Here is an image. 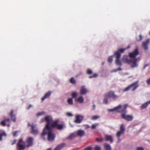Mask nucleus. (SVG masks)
Masks as SVG:
<instances>
[{"instance_id": "f257e3e1", "label": "nucleus", "mask_w": 150, "mask_h": 150, "mask_svg": "<svg viewBox=\"0 0 150 150\" xmlns=\"http://www.w3.org/2000/svg\"><path fill=\"white\" fill-rule=\"evenodd\" d=\"M59 120H58L53 121L51 124L52 127H49L47 126L46 128H44L41 135V139L44 140H45V136L47 134L48 140L50 142L53 141L56 137V135L53 132V128L56 127L57 129L61 130L64 127L62 125L59 124Z\"/></svg>"}, {"instance_id": "f03ea898", "label": "nucleus", "mask_w": 150, "mask_h": 150, "mask_svg": "<svg viewBox=\"0 0 150 150\" xmlns=\"http://www.w3.org/2000/svg\"><path fill=\"white\" fill-rule=\"evenodd\" d=\"M25 144V142L23 141V139H20L16 144L17 150H24L25 148H27Z\"/></svg>"}, {"instance_id": "7ed1b4c3", "label": "nucleus", "mask_w": 150, "mask_h": 150, "mask_svg": "<svg viewBox=\"0 0 150 150\" xmlns=\"http://www.w3.org/2000/svg\"><path fill=\"white\" fill-rule=\"evenodd\" d=\"M127 105L125 104L123 106L121 105H119L116 107V111L118 113L123 112V113L126 114L127 112L126 109L127 107Z\"/></svg>"}, {"instance_id": "20e7f679", "label": "nucleus", "mask_w": 150, "mask_h": 150, "mask_svg": "<svg viewBox=\"0 0 150 150\" xmlns=\"http://www.w3.org/2000/svg\"><path fill=\"white\" fill-rule=\"evenodd\" d=\"M139 81H136L133 83L131 84L129 86H128L125 88L124 90V92H125L129 90L130 88L133 87H134L132 89V91H134L138 87L139 85H138Z\"/></svg>"}, {"instance_id": "39448f33", "label": "nucleus", "mask_w": 150, "mask_h": 150, "mask_svg": "<svg viewBox=\"0 0 150 150\" xmlns=\"http://www.w3.org/2000/svg\"><path fill=\"white\" fill-rule=\"evenodd\" d=\"M105 96L106 97L109 98H111L114 100H116L119 97L118 96L115 94L114 91H112L105 94Z\"/></svg>"}, {"instance_id": "423d86ee", "label": "nucleus", "mask_w": 150, "mask_h": 150, "mask_svg": "<svg viewBox=\"0 0 150 150\" xmlns=\"http://www.w3.org/2000/svg\"><path fill=\"white\" fill-rule=\"evenodd\" d=\"M127 48H121L118 50L116 51L113 55L116 59H120L121 57V54L123 53Z\"/></svg>"}, {"instance_id": "0eeeda50", "label": "nucleus", "mask_w": 150, "mask_h": 150, "mask_svg": "<svg viewBox=\"0 0 150 150\" xmlns=\"http://www.w3.org/2000/svg\"><path fill=\"white\" fill-rule=\"evenodd\" d=\"M139 54V49L137 48L133 51L129 53V56L131 58H133V59H136V56L138 55Z\"/></svg>"}, {"instance_id": "6e6552de", "label": "nucleus", "mask_w": 150, "mask_h": 150, "mask_svg": "<svg viewBox=\"0 0 150 150\" xmlns=\"http://www.w3.org/2000/svg\"><path fill=\"white\" fill-rule=\"evenodd\" d=\"M34 138L33 137H28L26 140L25 142L27 144L26 145L27 148H29L32 146L33 145Z\"/></svg>"}, {"instance_id": "1a4fd4ad", "label": "nucleus", "mask_w": 150, "mask_h": 150, "mask_svg": "<svg viewBox=\"0 0 150 150\" xmlns=\"http://www.w3.org/2000/svg\"><path fill=\"white\" fill-rule=\"evenodd\" d=\"M126 114L123 113L121 114V116L122 119L125 120L127 121H132L133 117L131 115H126Z\"/></svg>"}, {"instance_id": "9d476101", "label": "nucleus", "mask_w": 150, "mask_h": 150, "mask_svg": "<svg viewBox=\"0 0 150 150\" xmlns=\"http://www.w3.org/2000/svg\"><path fill=\"white\" fill-rule=\"evenodd\" d=\"M52 119V118L50 116H47L45 117V120L47 122V123L44 128H46V127L47 126H48L49 127H52L51 124L52 122L51 123L50 122Z\"/></svg>"}, {"instance_id": "9b49d317", "label": "nucleus", "mask_w": 150, "mask_h": 150, "mask_svg": "<svg viewBox=\"0 0 150 150\" xmlns=\"http://www.w3.org/2000/svg\"><path fill=\"white\" fill-rule=\"evenodd\" d=\"M83 117L81 115H77L76 117V120H74V122L76 123H80L83 120Z\"/></svg>"}, {"instance_id": "f8f14e48", "label": "nucleus", "mask_w": 150, "mask_h": 150, "mask_svg": "<svg viewBox=\"0 0 150 150\" xmlns=\"http://www.w3.org/2000/svg\"><path fill=\"white\" fill-rule=\"evenodd\" d=\"M131 59L129 58L128 56L127 55H124L122 58V61L124 62L125 63L129 64L131 63Z\"/></svg>"}, {"instance_id": "ddd939ff", "label": "nucleus", "mask_w": 150, "mask_h": 150, "mask_svg": "<svg viewBox=\"0 0 150 150\" xmlns=\"http://www.w3.org/2000/svg\"><path fill=\"white\" fill-rule=\"evenodd\" d=\"M36 127L35 125L32 124L31 125V133L34 135H37L38 133V129H35Z\"/></svg>"}, {"instance_id": "4468645a", "label": "nucleus", "mask_w": 150, "mask_h": 150, "mask_svg": "<svg viewBox=\"0 0 150 150\" xmlns=\"http://www.w3.org/2000/svg\"><path fill=\"white\" fill-rule=\"evenodd\" d=\"M137 59H131V63H132V64L131 65V67L132 68H134L137 67L138 65L137 64Z\"/></svg>"}, {"instance_id": "2eb2a0df", "label": "nucleus", "mask_w": 150, "mask_h": 150, "mask_svg": "<svg viewBox=\"0 0 150 150\" xmlns=\"http://www.w3.org/2000/svg\"><path fill=\"white\" fill-rule=\"evenodd\" d=\"M105 141H109L110 143H112L113 141V139L111 136L105 135Z\"/></svg>"}, {"instance_id": "dca6fc26", "label": "nucleus", "mask_w": 150, "mask_h": 150, "mask_svg": "<svg viewBox=\"0 0 150 150\" xmlns=\"http://www.w3.org/2000/svg\"><path fill=\"white\" fill-rule=\"evenodd\" d=\"M88 92V90L86 89L85 86H83L81 87L80 90V93L82 95H85Z\"/></svg>"}, {"instance_id": "f3484780", "label": "nucleus", "mask_w": 150, "mask_h": 150, "mask_svg": "<svg viewBox=\"0 0 150 150\" xmlns=\"http://www.w3.org/2000/svg\"><path fill=\"white\" fill-rule=\"evenodd\" d=\"M149 42V39H147L145 42H143L142 45L145 50H146L148 49V47L147 45Z\"/></svg>"}, {"instance_id": "a211bd4d", "label": "nucleus", "mask_w": 150, "mask_h": 150, "mask_svg": "<svg viewBox=\"0 0 150 150\" xmlns=\"http://www.w3.org/2000/svg\"><path fill=\"white\" fill-rule=\"evenodd\" d=\"M13 110H12L11 111L10 115L11 116V119L14 122H15L16 121V115L13 114Z\"/></svg>"}, {"instance_id": "6ab92c4d", "label": "nucleus", "mask_w": 150, "mask_h": 150, "mask_svg": "<svg viewBox=\"0 0 150 150\" xmlns=\"http://www.w3.org/2000/svg\"><path fill=\"white\" fill-rule=\"evenodd\" d=\"M150 104V100L146 102V103L143 104L140 107L141 110H143L146 108L148 106L149 104Z\"/></svg>"}, {"instance_id": "aec40b11", "label": "nucleus", "mask_w": 150, "mask_h": 150, "mask_svg": "<svg viewBox=\"0 0 150 150\" xmlns=\"http://www.w3.org/2000/svg\"><path fill=\"white\" fill-rule=\"evenodd\" d=\"M66 145L65 143L61 144L57 146L54 150H60L65 147Z\"/></svg>"}, {"instance_id": "412c9836", "label": "nucleus", "mask_w": 150, "mask_h": 150, "mask_svg": "<svg viewBox=\"0 0 150 150\" xmlns=\"http://www.w3.org/2000/svg\"><path fill=\"white\" fill-rule=\"evenodd\" d=\"M85 134V132L83 130L81 129L79 130L77 132V135L80 137H83Z\"/></svg>"}, {"instance_id": "4be33fe9", "label": "nucleus", "mask_w": 150, "mask_h": 150, "mask_svg": "<svg viewBox=\"0 0 150 150\" xmlns=\"http://www.w3.org/2000/svg\"><path fill=\"white\" fill-rule=\"evenodd\" d=\"M10 121V120L9 118L6 119L5 118H4V120L0 122V124L3 126H5L6 125V122H9Z\"/></svg>"}, {"instance_id": "5701e85b", "label": "nucleus", "mask_w": 150, "mask_h": 150, "mask_svg": "<svg viewBox=\"0 0 150 150\" xmlns=\"http://www.w3.org/2000/svg\"><path fill=\"white\" fill-rule=\"evenodd\" d=\"M52 93L51 91H49L46 93L44 96L41 98L42 100H43L46 98L49 97L51 94Z\"/></svg>"}, {"instance_id": "b1692460", "label": "nucleus", "mask_w": 150, "mask_h": 150, "mask_svg": "<svg viewBox=\"0 0 150 150\" xmlns=\"http://www.w3.org/2000/svg\"><path fill=\"white\" fill-rule=\"evenodd\" d=\"M104 146L105 150H111L112 149L111 146L108 143H105L104 144Z\"/></svg>"}, {"instance_id": "393cba45", "label": "nucleus", "mask_w": 150, "mask_h": 150, "mask_svg": "<svg viewBox=\"0 0 150 150\" xmlns=\"http://www.w3.org/2000/svg\"><path fill=\"white\" fill-rule=\"evenodd\" d=\"M76 100L80 103H82L84 101V98L82 96L79 97L78 98L76 99Z\"/></svg>"}, {"instance_id": "a878e982", "label": "nucleus", "mask_w": 150, "mask_h": 150, "mask_svg": "<svg viewBox=\"0 0 150 150\" xmlns=\"http://www.w3.org/2000/svg\"><path fill=\"white\" fill-rule=\"evenodd\" d=\"M76 137V135L74 133H72L67 138V139L71 140L74 138Z\"/></svg>"}, {"instance_id": "bb28decb", "label": "nucleus", "mask_w": 150, "mask_h": 150, "mask_svg": "<svg viewBox=\"0 0 150 150\" xmlns=\"http://www.w3.org/2000/svg\"><path fill=\"white\" fill-rule=\"evenodd\" d=\"M115 63L117 65H118L120 67L122 66V63L120 59H116L115 60Z\"/></svg>"}, {"instance_id": "cd10ccee", "label": "nucleus", "mask_w": 150, "mask_h": 150, "mask_svg": "<svg viewBox=\"0 0 150 150\" xmlns=\"http://www.w3.org/2000/svg\"><path fill=\"white\" fill-rule=\"evenodd\" d=\"M70 82L73 84H75L76 83V81L73 77H72L69 80Z\"/></svg>"}, {"instance_id": "c85d7f7f", "label": "nucleus", "mask_w": 150, "mask_h": 150, "mask_svg": "<svg viewBox=\"0 0 150 150\" xmlns=\"http://www.w3.org/2000/svg\"><path fill=\"white\" fill-rule=\"evenodd\" d=\"M125 130V127L124 126L123 124H122V125H121V126L120 127V131L124 133Z\"/></svg>"}, {"instance_id": "c756f323", "label": "nucleus", "mask_w": 150, "mask_h": 150, "mask_svg": "<svg viewBox=\"0 0 150 150\" xmlns=\"http://www.w3.org/2000/svg\"><path fill=\"white\" fill-rule=\"evenodd\" d=\"M6 134L4 132L1 133L0 134V141L2 140V137L3 136L6 137Z\"/></svg>"}, {"instance_id": "7c9ffc66", "label": "nucleus", "mask_w": 150, "mask_h": 150, "mask_svg": "<svg viewBox=\"0 0 150 150\" xmlns=\"http://www.w3.org/2000/svg\"><path fill=\"white\" fill-rule=\"evenodd\" d=\"M67 102L69 104L71 105H72L73 104V99L72 98H70L68 99Z\"/></svg>"}, {"instance_id": "2f4dec72", "label": "nucleus", "mask_w": 150, "mask_h": 150, "mask_svg": "<svg viewBox=\"0 0 150 150\" xmlns=\"http://www.w3.org/2000/svg\"><path fill=\"white\" fill-rule=\"evenodd\" d=\"M109 98L105 96V98L103 99V103L105 104H107L108 103V99Z\"/></svg>"}, {"instance_id": "473e14b6", "label": "nucleus", "mask_w": 150, "mask_h": 150, "mask_svg": "<svg viewBox=\"0 0 150 150\" xmlns=\"http://www.w3.org/2000/svg\"><path fill=\"white\" fill-rule=\"evenodd\" d=\"M122 134H124V133L119 131L117 132L116 135V136L117 137H119Z\"/></svg>"}, {"instance_id": "72a5a7b5", "label": "nucleus", "mask_w": 150, "mask_h": 150, "mask_svg": "<svg viewBox=\"0 0 150 150\" xmlns=\"http://www.w3.org/2000/svg\"><path fill=\"white\" fill-rule=\"evenodd\" d=\"M77 96V93L76 92H73L71 94V96L72 98H76Z\"/></svg>"}, {"instance_id": "f704fd0d", "label": "nucleus", "mask_w": 150, "mask_h": 150, "mask_svg": "<svg viewBox=\"0 0 150 150\" xmlns=\"http://www.w3.org/2000/svg\"><path fill=\"white\" fill-rule=\"evenodd\" d=\"M112 57H113V56H110L109 57L108 59V61L110 63H111L112 62V60H113Z\"/></svg>"}, {"instance_id": "c9c22d12", "label": "nucleus", "mask_w": 150, "mask_h": 150, "mask_svg": "<svg viewBox=\"0 0 150 150\" xmlns=\"http://www.w3.org/2000/svg\"><path fill=\"white\" fill-rule=\"evenodd\" d=\"M98 125V123L94 124L92 125L91 128L93 129H95L96 127Z\"/></svg>"}, {"instance_id": "e433bc0d", "label": "nucleus", "mask_w": 150, "mask_h": 150, "mask_svg": "<svg viewBox=\"0 0 150 150\" xmlns=\"http://www.w3.org/2000/svg\"><path fill=\"white\" fill-rule=\"evenodd\" d=\"M98 76V75L96 74H94L92 76H90L89 78L91 79L93 78H96Z\"/></svg>"}, {"instance_id": "4c0bfd02", "label": "nucleus", "mask_w": 150, "mask_h": 150, "mask_svg": "<svg viewBox=\"0 0 150 150\" xmlns=\"http://www.w3.org/2000/svg\"><path fill=\"white\" fill-rule=\"evenodd\" d=\"M99 117L97 116H94L92 117L91 119L93 120H95L99 118Z\"/></svg>"}, {"instance_id": "58836bf2", "label": "nucleus", "mask_w": 150, "mask_h": 150, "mask_svg": "<svg viewBox=\"0 0 150 150\" xmlns=\"http://www.w3.org/2000/svg\"><path fill=\"white\" fill-rule=\"evenodd\" d=\"M92 148L91 146H88L87 147H86L83 150H92Z\"/></svg>"}, {"instance_id": "ea45409f", "label": "nucleus", "mask_w": 150, "mask_h": 150, "mask_svg": "<svg viewBox=\"0 0 150 150\" xmlns=\"http://www.w3.org/2000/svg\"><path fill=\"white\" fill-rule=\"evenodd\" d=\"M93 73L92 71L90 69H88L87 71V73L88 74H91Z\"/></svg>"}, {"instance_id": "a19ab883", "label": "nucleus", "mask_w": 150, "mask_h": 150, "mask_svg": "<svg viewBox=\"0 0 150 150\" xmlns=\"http://www.w3.org/2000/svg\"><path fill=\"white\" fill-rule=\"evenodd\" d=\"M96 141L97 142H103V138L100 139L98 138H96Z\"/></svg>"}, {"instance_id": "79ce46f5", "label": "nucleus", "mask_w": 150, "mask_h": 150, "mask_svg": "<svg viewBox=\"0 0 150 150\" xmlns=\"http://www.w3.org/2000/svg\"><path fill=\"white\" fill-rule=\"evenodd\" d=\"M94 150H101L100 148L97 146H96L94 148Z\"/></svg>"}, {"instance_id": "37998d69", "label": "nucleus", "mask_w": 150, "mask_h": 150, "mask_svg": "<svg viewBox=\"0 0 150 150\" xmlns=\"http://www.w3.org/2000/svg\"><path fill=\"white\" fill-rule=\"evenodd\" d=\"M66 115L68 117H72L73 116V115L69 112H67L66 113Z\"/></svg>"}, {"instance_id": "c03bdc74", "label": "nucleus", "mask_w": 150, "mask_h": 150, "mask_svg": "<svg viewBox=\"0 0 150 150\" xmlns=\"http://www.w3.org/2000/svg\"><path fill=\"white\" fill-rule=\"evenodd\" d=\"M146 82L148 85H150V78L147 79Z\"/></svg>"}, {"instance_id": "a18cd8bd", "label": "nucleus", "mask_w": 150, "mask_h": 150, "mask_svg": "<svg viewBox=\"0 0 150 150\" xmlns=\"http://www.w3.org/2000/svg\"><path fill=\"white\" fill-rule=\"evenodd\" d=\"M139 39H137V40L138 41H141L142 39V36L141 34H140L139 35Z\"/></svg>"}, {"instance_id": "49530a36", "label": "nucleus", "mask_w": 150, "mask_h": 150, "mask_svg": "<svg viewBox=\"0 0 150 150\" xmlns=\"http://www.w3.org/2000/svg\"><path fill=\"white\" fill-rule=\"evenodd\" d=\"M18 132L17 131H15L13 134V136L14 137H16L17 135V133Z\"/></svg>"}, {"instance_id": "de8ad7c7", "label": "nucleus", "mask_w": 150, "mask_h": 150, "mask_svg": "<svg viewBox=\"0 0 150 150\" xmlns=\"http://www.w3.org/2000/svg\"><path fill=\"white\" fill-rule=\"evenodd\" d=\"M136 150H144V149L142 147H139L137 148Z\"/></svg>"}, {"instance_id": "09e8293b", "label": "nucleus", "mask_w": 150, "mask_h": 150, "mask_svg": "<svg viewBox=\"0 0 150 150\" xmlns=\"http://www.w3.org/2000/svg\"><path fill=\"white\" fill-rule=\"evenodd\" d=\"M116 107L114 108L113 109H110L109 111L110 112H113L114 111H116Z\"/></svg>"}, {"instance_id": "8fccbe9b", "label": "nucleus", "mask_w": 150, "mask_h": 150, "mask_svg": "<svg viewBox=\"0 0 150 150\" xmlns=\"http://www.w3.org/2000/svg\"><path fill=\"white\" fill-rule=\"evenodd\" d=\"M16 139H15V140H14L13 141V142H12V143H11V145H13V144H15L16 143Z\"/></svg>"}, {"instance_id": "3c124183", "label": "nucleus", "mask_w": 150, "mask_h": 150, "mask_svg": "<svg viewBox=\"0 0 150 150\" xmlns=\"http://www.w3.org/2000/svg\"><path fill=\"white\" fill-rule=\"evenodd\" d=\"M32 105L31 104L29 105L28 107L27 108V109L28 110H29V109H30V108H31L32 107Z\"/></svg>"}, {"instance_id": "603ef678", "label": "nucleus", "mask_w": 150, "mask_h": 150, "mask_svg": "<svg viewBox=\"0 0 150 150\" xmlns=\"http://www.w3.org/2000/svg\"><path fill=\"white\" fill-rule=\"evenodd\" d=\"M84 126L86 127V128H88L90 127V126L88 125H85Z\"/></svg>"}, {"instance_id": "864d4df0", "label": "nucleus", "mask_w": 150, "mask_h": 150, "mask_svg": "<svg viewBox=\"0 0 150 150\" xmlns=\"http://www.w3.org/2000/svg\"><path fill=\"white\" fill-rule=\"evenodd\" d=\"M149 66V64H146L145 65V66H144V67H143V69H145L146 68L147 66Z\"/></svg>"}, {"instance_id": "5fc2aeb1", "label": "nucleus", "mask_w": 150, "mask_h": 150, "mask_svg": "<svg viewBox=\"0 0 150 150\" xmlns=\"http://www.w3.org/2000/svg\"><path fill=\"white\" fill-rule=\"evenodd\" d=\"M117 71H120L122 70V69L121 68H119L118 69H117Z\"/></svg>"}, {"instance_id": "6e6d98bb", "label": "nucleus", "mask_w": 150, "mask_h": 150, "mask_svg": "<svg viewBox=\"0 0 150 150\" xmlns=\"http://www.w3.org/2000/svg\"><path fill=\"white\" fill-rule=\"evenodd\" d=\"M117 69H114L113 70V71L114 72H117Z\"/></svg>"}, {"instance_id": "4d7b16f0", "label": "nucleus", "mask_w": 150, "mask_h": 150, "mask_svg": "<svg viewBox=\"0 0 150 150\" xmlns=\"http://www.w3.org/2000/svg\"><path fill=\"white\" fill-rule=\"evenodd\" d=\"M45 120V118H42L41 119L42 122H43Z\"/></svg>"}, {"instance_id": "13d9d810", "label": "nucleus", "mask_w": 150, "mask_h": 150, "mask_svg": "<svg viewBox=\"0 0 150 150\" xmlns=\"http://www.w3.org/2000/svg\"><path fill=\"white\" fill-rule=\"evenodd\" d=\"M28 126H31V125H30L29 122L28 123Z\"/></svg>"}, {"instance_id": "bf43d9fd", "label": "nucleus", "mask_w": 150, "mask_h": 150, "mask_svg": "<svg viewBox=\"0 0 150 150\" xmlns=\"http://www.w3.org/2000/svg\"><path fill=\"white\" fill-rule=\"evenodd\" d=\"M41 115V114L40 113H38L37 114V115L39 116Z\"/></svg>"}, {"instance_id": "052dcab7", "label": "nucleus", "mask_w": 150, "mask_h": 150, "mask_svg": "<svg viewBox=\"0 0 150 150\" xmlns=\"http://www.w3.org/2000/svg\"><path fill=\"white\" fill-rule=\"evenodd\" d=\"M7 126L8 127H9L10 126V124H7Z\"/></svg>"}, {"instance_id": "680f3d73", "label": "nucleus", "mask_w": 150, "mask_h": 150, "mask_svg": "<svg viewBox=\"0 0 150 150\" xmlns=\"http://www.w3.org/2000/svg\"><path fill=\"white\" fill-rule=\"evenodd\" d=\"M51 148L48 149L47 150H51Z\"/></svg>"}, {"instance_id": "e2e57ef3", "label": "nucleus", "mask_w": 150, "mask_h": 150, "mask_svg": "<svg viewBox=\"0 0 150 150\" xmlns=\"http://www.w3.org/2000/svg\"><path fill=\"white\" fill-rule=\"evenodd\" d=\"M104 64V62H103L102 63V65H103Z\"/></svg>"}, {"instance_id": "0e129e2a", "label": "nucleus", "mask_w": 150, "mask_h": 150, "mask_svg": "<svg viewBox=\"0 0 150 150\" xmlns=\"http://www.w3.org/2000/svg\"><path fill=\"white\" fill-rule=\"evenodd\" d=\"M93 106L94 108H95V105H93Z\"/></svg>"}, {"instance_id": "69168bd1", "label": "nucleus", "mask_w": 150, "mask_h": 150, "mask_svg": "<svg viewBox=\"0 0 150 150\" xmlns=\"http://www.w3.org/2000/svg\"><path fill=\"white\" fill-rule=\"evenodd\" d=\"M149 34H150V33H149Z\"/></svg>"}]
</instances>
